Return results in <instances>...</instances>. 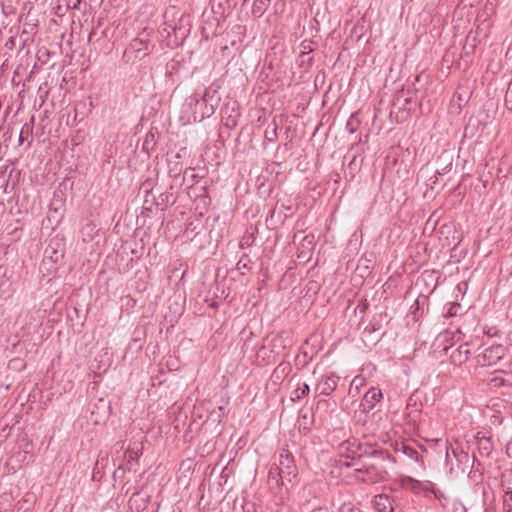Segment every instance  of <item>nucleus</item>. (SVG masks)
<instances>
[{
    "label": "nucleus",
    "instance_id": "f257e3e1",
    "mask_svg": "<svg viewBox=\"0 0 512 512\" xmlns=\"http://www.w3.org/2000/svg\"><path fill=\"white\" fill-rule=\"evenodd\" d=\"M203 108H207L206 100L194 94L186 98L182 106V112L186 114L188 122H197L201 121L207 114V112L202 111Z\"/></svg>",
    "mask_w": 512,
    "mask_h": 512
},
{
    "label": "nucleus",
    "instance_id": "f03ea898",
    "mask_svg": "<svg viewBox=\"0 0 512 512\" xmlns=\"http://www.w3.org/2000/svg\"><path fill=\"white\" fill-rule=\"evenodd\" d=\"M276 470L277 475H280L282 485L291 484L297 477V467L294 464L293 457L287 451L283 450L280 453Z\"/></svg>",
    "mask_w": 512,
    "mask_h": 512
},
{
    "label": "nucleus",
    "instance_id": "7ed1b4c3",
    "mask_svg": "<svg viewBox=\"0 0 512 512\" xmlns=\"http://www.w3.org/2000/svg\"><path fill=\"white\" fill-rule=\"evenodd\" d=\"M359 473V480L366 484H376L385 479V471L382 466L373 464H363L361 468L356 469Z\"/></svg>",
    "mask_w": 512,
    "mask_h": 512
},
{
    "label": "nucleus",
    "instance_id": "20e7f679",
    "mask_svg": "<svg viewBox=\"0 0 512 512\" xmlns=\"http://www.w3.org/2000/svg\"><path fill=\"white\" fill-rule=\"evenodd\" d=\"M149 43L145 39L135 38L124 52L128 61L142 59L148 54Z\"/></svg>",
    "mask_w": 512,
    "mask_h": 512
},
{
    "label": "nucleus",
    "instance_id": "39448f33",
    "mask_svg": "<svg viewBox=\"0 0 512 512\" xmlns=\"http://www.w3.org/2000/svg\"><path fill=\"white\" fill-rule=\"evenodd\" d=\"M339 377L334 373L323 375L315 386L317 395L330 396L337 388Z\"/></svg>",
    "mask_w": 512,
    "mask_h": 512
},
{
    "label": "nucleus",
    "instance_id": "423d86ee",
    "mask_svg": "<svg viewBox=\"0 0 512 512\" xmlns=\"http://www.w3.org/2000/svg\"><path fill=\"white\" fill-rule=\"evenodd\" d=\"M505 355V349L502 345H493L486 348L479 356L478 362L482 365L491 366L496 364Z\"/></svg>",
    "mask_w": 512,
    "mask_h": 512
},
{
    "label": "nucleus",
    "instance_id": "0eeeda50",
    "mask_svg": "<svg viewBox=\"0 0 512 512\" xmlns=\"http://www.w3.org/2000/svg\"><path fill=\"white\" fill-rule=\"evenodd\" d=\"M382 398V392L379 388L372 387L370 388L364 395L361 403L360 409L361 411L368 413L371 411L376 403H378Z\"/></svg>",
    "mask_w": 512,
    "mask_h": 512
},
{
    "label": "nucleus",
    "instance_id": "6e6552de",
    "mask_svg": "<svg viewBox=\"0 0 512 512\" xmlns=\"http://www.w3.org/2000/svg\"><path fill=\"white\" fill-rule=\"evenodd\" d=\"M141 454V447L139 444H134L132 447H129L125 453L126 463L125 466L120 465L115 471V475L119 472H124L125 470L131 471L133 469V463L138 460Z\"/></svg>",
    "mask_w": 512,
    "mask_h": 512
},
{
    "label": "nucleus",
    "instance_id": "1a4fd4ad",
    "mask_svg": "<svg viewBox=\"0 0 512 512\" xmlns=\"http://www.w3.org/2000/svg\"><path fill=\"white\" fill-rule=\"evenodd\" d=\"M373 504L378 512H394V501L385 494H379L374 497Z\"/></svg>",
    "mask_w": 512,
    "mask_h": 512
},
{
    "label": "nucleus",
    "instance_id": "9d476101",
    "mask_svg": "<svg viewBox=\"0 0 512 512\" xmlns=\"http://www.w3.org/2000/svg\"><path fill=\"white\" fill-rule=\"evenodd\" d=\"M399 484L402 488L414 493H419L420 488L423 486L422 481L416 480L410 476H401L399 478Z\"/></svg>",
    "mask_w": 512,
    "mask_h": 512
},
{
    "label": "nucleus",
    "instance_id": "9b49d317",
    "mask_svg": "<svg viewBox=\"0 0 512 512\" xmlns=\"http://www.w3.org/2000/svg\"><path fill=\"white\" fill-rule=\"evenodd\" d=\"M422 485L423 486L420 488V491L424 492L426 496L433 494L434 497L438 500H440L443 496L442 493L435 488V485L432 482L424 481L422 482Z\"/></svg>",
    "mask_w": 512,
    "mask_h": 512
},
{
    "label": "nucleus",
    "instance_id": "f8f14e48",
    "mask_svg": "<svg viewBox=\"0 0 512 512\" xmlns=\"http://www.w3.org/2000/svg\"><path fill=\"white\" fill-rule=\"evenodd\" d=\"M310 393V386L306 383H303L302 386L298 387L295 390L296 399H301L302 397L308 395Z\"/></svg>",
    "mask_w": 512,
    "mask_h": 512
},
{
    "label": "nucleus",
    "instance_id": "ddd939ff",
    "mask_svg": "<svg viewBox=\"0 0 512 512\" xmlns=\"http://www.w3.org/2000/svg\"><path fill=\"white\" fill-rule=\"evenodd\" d=\"M357 126H358V119L354 115H352L346 123V129L348 130V132L350 134H352L357 130Z\"/></svg>",
    "mask_w": 512,
    "mask_h": 512
},
{
    "label": "nucleus",
    "instance_id": "4468645a",
    "mask_svg": "<svg viewBox=\"0 0 512 512\" xmlns=\"http://www.w3.org/2000/svg\"><path fill=\"white\" fill-rule=\"evenodd\" d=\"M491 382L493 383V386L497 387V386L507 385L509 380L504 378V376L502 374H499V375L494 376L492 378Z\"/></svg>",
    "mask_w": 512,
    "mask_h": 512
},
{
    "label": "nucleus",
    "instance_id": "2eb2a0df",
    "mask_svg": "<svg viewBox=\"0 0 512 512\" xmlns=\"http://www.w3.org/2000/svg\"><path fill=\"white\" fill-rule=\"evenodd\" d=\"M268 481L269 483L274 482L276 485H279V482L281 481L280 475H277V470L275 468H271L268 473Z\"/></svg>",
    "mask_w": 512,
    "mask_h": 512
},
{
    "label": "nucleus",
    "instance_id": "dca6fc26",
    "mask_svg": "<svg viewBox=\"0 0 512 512\" xmlns=\"http://www.w3.org/2000/svg\"><path fill=\"white\" fill-rule=\"evenodd\" d=\"M358 508H356L352 503H344L342 504L338 512H357Z\"/></svg>",
    "mask_w": 512,
    "mask_h": 512
},
{
    "label": "nucleus",
    "instance_id": "f3484780",
    "mask_svg": "<svg viewBox=\"0 0 512 512\" xmlns=\"http://www.w3.org/2000/svg\"><path fill=\"white\" fill-rule=\"evenodd\" d=\"M358 508H356L352 503H344L342 504L338 512H357Z\"/></svg>",
    "mask_w": 512,
    "mask_h": 512
},
{
    "label": "nucleus",
    "instance_id": "a211bd4d",
    "mask_svg": "<svg viewBox=\"0 0 512 512\" xmlns=\"http://www.w3.org/2000/svg\"><path fill=\"white\" fill-rule=\"evenodd\" d=\"M358 508H356L352 503H344L342 504L338 512H357Z\"/></svg>",
    "mask_w": 512,
    "mask_h": 512
},
{
    "label": "nucleus",
    "instance_id": "6ab92c4d",
    "mask_svg": "<svg viewBox=\"0 0 512 512\" xmlns=\"http://www.w3.org/2000/svg\"><path fill=\"white\" fill-rule=\"evenodd\" d=\"M404 453L410 458L418 459V452L411 447L404 446Z\"/></svg>",
    "mask_w": 512,
    "mask_h": 512
},
{
    "label": "nucleus",
    "instance_id": "aec40b11",
    "mask_svg": "<svg viewBox=\"0 0 512 512\" xmlns=\"http://www.w3.org/2000/svg\"><path fill=\"white\" fill-rule=\"evenodd\" d=\"M510 501H512V492L507 490L504 495V505L507 507V512H510Z\"/></svg>",
    "mask_w": 512,
    "mask_h": 512
},
{
    "label": "nucleus",
    "instance_id": "412c9836",
    "mask_svg": "<svg viewBox=\"0 0 512 512\" xmlns=\"http://www.w3.org/2000/svg\"><path fill=\"white\" fill-rule=\"evenodd\" d=\"M363 380L364 379L362 377L356 376L352 381V385H356L358 387L359 385H362Z\"/></svg>",
    "mask_w": 512,
    "mask_h": 512
},
{
    "label": "nucleus",
    "instance_id": "4be33fe9",
    "mask_svg": "<svg viewBox=\"0 0 512 512\" xmlns=\"http://www.w3.org/2000/svg\"><path fill=\"white\" fill-rule=\"evenodd\" d=\"M302 47H303V53L310 52L312 50L310 47V44H307L306 42L302 43Z\"/></svg>",
    "mask_w": 512,
    "mask_h": 512
},
{
    "label": "nucleus",
    "instance_id": "5701e85b",
    "mask_svg": "<svg viewBox=\"0 0 512 512\" xmlns=\"http://www.w3.org/2000/svg\"><path fill=\"white\" fill-rule=\"evenodd\" d=\"M459 457H460V458H459V461H461V460H462V458H465L466 460H468V458H469V456H468V454H467V453H461Z\"/></svg>",
    "mask_w": 512,
    "mask_h": 512
},
{
    "label": "nucleus",
    "instance_id": "b1692460",
    "mask_svg": "<svg viewBox=\"0 0 512 512\" xmlns=\"http://www.w3.org/2000/svg\"><path fill=\"white\" fill-rule=\"evenodd\" d=\"M22 134H23V133L21 132V133H20V136H19V144H20V145H22V144H23V142H24V138H23Z\"/></svg>",
    "mask_w": 512,
    "mask_h": 512
},
{
    "label": "nucleus",
    "instance_id": "393cba45",
    "mask_svg": "<svg viewBox=\"0 0 512 512\" xmlns=\"http://www.w3.org/2000/svg\"><path fill=\"white\" fill-rule=\"evenodd\" d=\"M79 3H80V0H76V3H74V8H76L77 4H79Z\"/></svg>",
    "mask_w": 512,
    "mask_h": 512
},
{
    "label": "nucleus",
    "instance_id": "a878e982",
    "mask_svg": "<svg viewBox=\"0 0 512 512\" xmlns=\"http://www.w3.org/2000/svg\"><path fill=\"white\" fill-rule=\"evenodd\" d=\"M312 512H322V510H321V509H318V510H314V511H312Z\"/></svg>",
    "mask_w": 512,
    "mask_h": 512
},
{
    "label": "nucleus",
    "instance_id": "bb28decb",
    "mask_svg": "<svg viewBox=\"0 0 512 512\" xmlns=\"http://www.w3.org/2000/svg\"><path fill=\"white\" fill-rule=\"evenodd\" d=\"M357 512H362V511L360 509H358Z\"/></svg>",
    "mask_w": 512,
    "mask_h": 512
}]
</instances>
